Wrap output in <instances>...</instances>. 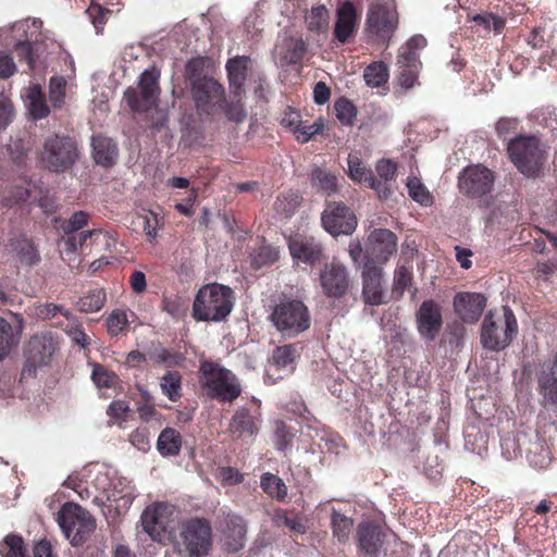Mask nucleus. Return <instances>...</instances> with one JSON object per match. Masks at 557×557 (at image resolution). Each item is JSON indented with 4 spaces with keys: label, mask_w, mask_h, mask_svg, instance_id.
Listing matches in <instances>:
<instances>
[{
    "label": "nucleus",
    "mask_w": 557,
    "mask_h": 557,
    "mask_svg": "<svg viewBox=\"0 0 557 557\" xmlns=\"http://www.w3.org/2000/svg\"><path fill=\"white\" fill-rule=\"evenodd\" d=\"M233 309V290L221 284H207L195 296L193 317L197 321H223Z\"/></svg>",
    "instance_id": "f257e3e1"
},
{
    "label": "nucleus",
    "mask_w": 557,
    "mask_h": 557,
    "mask_svg": "<svg viewBox=\"0 0 557 557\" xmlns=\"http://www.w3.org/2000/svg\"><path fill=\"white\" fill-rule=\"evenodd\" d=\"M199 372L201 387L211 398L232 403L240 395L242 385L231 370L215 362L203 361Z\"/></svg>",
    "instance_id": "f03ea898"
},
{
    "label": "nucleus",
    "mask_w": 557,
    "mask_h": 557,
    "mask_svg": "<svg viewBox=\"0 0 557 557\" xmlns=\"http://www.w3.org/2000/svg\"><path fill=\"white\" fill-rule=\"evenodd\" d=\"M508 153L519 172L535 177L544 168L547 149L535 136H518L509 141Z\"/></svg>",
    "instance_id": "7ed1b4c3"
},
{
    "label": "nucleus",
    "mask_w": 557,
    "mask_h": 557,
    "mask_svg": "<svg viewBox=\"0 0 557 557\" xmlns=\"http://www.w3.org/2000/svg\"><path fill=\"white\" fill-rule=\"evenodd\" d=\"M517 329L516 317L509 307H503L502 313L490 311L482 323L481 343L490 350H503L511 343Z\"/></svg>",
    "instance_id": "20e7f679"
},
{
    "label": "nucleus",
    "mask_w": 557,
    "mask_h": 557,
    "mask_svg": "<svg viewBox=\"0 0 557 557\" xmlns=\"http://www.w3.org/2000/svg\"><path fill=\"white\" fill-rule=\"evenodd\" d=\"M58 523L74 546L85 543L96 529V520L90 512L74 503H66L61 507Z\"/></svg>",
    "instance_id": "39448f33"
},
{
    "label": "nucleus",
    "mask_w": 557,
    "mask_h": 557,
    "mask_svg": "<svg viewBox=\"0 0 557 557\" xmlns=\"http://www.w3.org/2000/svg\"><path fill=\"white\" fill-rule=\"evenodd\" d=\"M212 545V530L205 519H190L181 524L176 547L188 557L208 555Z\"/></svg>",
    "instance_id": "423d86ee"
},
{
    "label": "nucleus",
    "mask_w": 557,
    "mask_h": 557,
    "mask_svg": "<svg viewBox=\"0 0 557 557\" xmlns=\"http://www.w3.org/2000/svg\"><path fill=\"white\" fill-rule=\"evenodd\" d=\"M278 332L286 337H295L310 327L308 308L300 300H287L277 305L271 315Z\"/></svg>",
    "instance_id": "0eeeda50"
},
{
    "label": "nucleus",
    "mask_w": 557,
    "mask_h": 557,
    "mask_svg": "<svg viewBox=\"0 0 557 557\" xmlns=\"http://www.w3.org/2000/svg\"><path fill=\"white\" fill-rule=\"evenodd\" d=\"M78 156L75 140L69 136L52 135L44 143L40 161L50 171L63 172L76 162Z\"/></svg>",
    "instance_id": "6e6552de"
},
{
    "label": "nucleus",
    "mask_w": 557,
    "mask_h": 557,
    "mask_svg": "<svg viewBox=\"0 0 557 557\" xmlns=\"http://www.w3.org/2000/svg\"><path fill=\"white\" fill-rule=\"evenodd\" d=\"M159 78L158 70H146L139 78V91L128 88L124 92V98L133 111L147 112L157 106L160 96Z\"/></svg>",
    "instance_id": "1a4fd4ad"
},
{
    "label": "nucleus",
    "mask_w": 557,
    "mask_h": 557,
    "mask_svg": "<svg viewBox=\"0 0 557 557\" xmlns=\"http://www.w3.org/2000/svg\"><path fill=\"white\" fill-rule=\"evenodd\" d=\"M174 510V506L169 503H154L141 513L143 529L153 542L162 543L166 539Z\"/></svg>",
    "instance_id": "9d476101"
},
{
    "label": "nucleus",
    "mask_w": 557,
    "mask_h": 557,
    "mask_svg": "<svg viewBox=\"0 0 557 557\" xmlns=\"http://www.w3.org/2000/svg\"><path fill=\"white\" fill-rule=\"evenodd\" d=\"M397 247V236L391 230L374 228L366 242V262L386 263L396 253Z\"/></svg>",
    "instance_id": "9b49d317"
},
{
    "label": "nucleus",
    "mask_w": 557,
    "mask_h": 557,
    "mask_svg": "<svg viewBox=\"0 0 557 557\" xmlns=\"http://www.w3.org/2000/svg\"><path fill=\"white\" fill-rule=\"evenodd\" d=\"M191 95L197 110L208 115L213 114L224 101V88L212 77L196 81Z\"/></svg>",
    "instance_id": "f8f14e48"
},
{
    "label": "nucleus",
    "mask_w": 557,
    "mask_h": 557,
    "mask_svg": "<svg viewBox=\"0 0 557 557\" xmlns=\"http://www.w3.org/2000/svg\"><path fill=\"white\" fill-rule=\"evenodd\" d=\"M321 220L325 231L333 236L351 234L357 226L355 214L343 202L327 203Z\"/></svg>",
    "instance_id": "ddd939ff"
},
{
    "label": "nucleus",
    "mask_w": 557,
    "mask_h": 557,
    "mask_svg": "<svg viewBox=\"0 0 557 557\" xmlns=\"http://www.w3.org/2000/svg\"><path fill=\"white\" fill-rule=\"evenodd\" d=\"M493 184V173L487 168L481 165L468 166L459 177L460 189L473 198L490 193Z\"/></svg>",
    "instance_id": "4468645a"
},
{
    "label": "nucleus",
    "mask_w": 557,
    "mask_h": 557,
    "mask_svg": "<svg viewBox=\"0 0 557 557\" xmlns=\"http://www.w3.org/2000/svg\"><path fill=\"white\" fill-rule=\"evenodd\" d=\"M320 284L327 297H343L350 285L346 267L336 262L326 263L320 272Z\"/></svg>",
    "instance_id": "2eb2a0df"
},
{
    "label": "nucleus",
    "mask_w": 557,
    "mask_h": 557,
    "mask_svg": "<svg viewBox=\"0 0 557 557\" xmlns=\"http://www.w3.org/2000/svg\"><path fill=\"white\" fill-rule=\"evenodd\" d=\"M417 329L425 341H434L443 324L442 308L432 299L424 300L416 312Z\"/></svg>",
    "instance_id": "dca6fc26"
},
{
    "label": "nucleus",
    "mask_w": 557,
    "mask_h": 557,
    "mask_svg": "<svg viewBox=\"0 0 557 557\" xmlns=\"http://www.w3.org/2000/svg\"><path fill=\"white\" fill-rule=\"evenodd\" d=\"M362 295L367 304L379 306L384 302L383 270L366 262L362 271Z\"/></svg>",
    "instance_id": "f3484780"
},
{
    "label": "nucleus",
    "mask_w": 557,
    "mask_h": 557,
    "mask_svg": "<svg viewBox=\"0 0 557 557\" xmlns=\"http://www.w3.org/2000/svg\"><path fill=\"white\" fill-rule=\"evenodd\" d=\"M357 543L361 557H379L383 547V534L379 525L362 522L357 527Z\"/></svg>",
    "instance_id": "a211bd4d"
},
{
    "label": "nucleus",
    "mask_w": 557,
    "mask_h": 557,
    "mask_svg": "<svg viewBox=\"0 0 557 557\" xmlns=\"http://www.w3.org/2000/svg\"><path fill=\"white\" fill-rule=\"evenodd\" d=\"M396 16L393 7L388 3L371 4L367 26L372 34L386 35L395 27Z\"/></svg>",
    "instance_id": "6ab92c4d"
},
{
    "label": "nucleus",
    "mask_w": 557,
    "mask_h": 557,
    "mask_svg": "<svg viewBox=\"0 0 557 557\" xmlns=\"http://www.w3.org/2000/svg\"><path fill=\"white\" fill-rule=\"evenodd\" d=\"M35 26V18H26L20 22H16L12 26V36L14 39V49L20 59H25L28 63L29 67L34 66V55H33V44L32 37L33 32L32 28Z\"/></svg>",
    "instance_id": "aec40b11"
},
{
    "label": "nucleus",
    "mask_w": 557,
    "mask_h": 557,
    "mask_svg": "<svg viewBox=\"0 0 557 557\" xmlns=\"http://www.w3.org/2000/svg\"><path fill=\"white\" fill-rule=\"evenodd\" d=\"M485 306V297L478 293L458 294L454 299L455 311L465 322H476Z\"/></svg>",
    "instance_id": "412c9836"
},
{
    "label": "nucleus",
    "mask_w": 557,
    "mask_h": 557,
    "mask_svg": "<svg viewBox=\"0 0 557 557\" xmlns=\"http://www.w3.org/2000/svg\"><path fill=\"white\" fill-rule=\"evenodd\" d=\"M293 259L304 263H314L322 257V246L313 237L295 235L288 239Z\"/></svg>",
    "instance_id": "4be33fe9"
},
{
    "label": "nucleus",
    "mask_w": 557,
    "mask_h": 557,
    "mask_svg": "<svg viewBox=\"0 0 557 557\" xmlns=\"http://www.w3.org/2000/svg\"><path fill=\"white\" fill-rule=\"evenodd\" d=\"M246 524L235 515H227L222 530V544L228 553H236L245 545Z\"/></svg>",
    "instance_id": "5701e85b"
},
{
    "label": "nucleus",
    "mask_w": 557,
    "mask_h": 557,
    "mask_svg": "<svg viewBox=\"0 0 557 557\" xmlns=\"http://www.w3.org/2000/svg\"><path fill=\"white\" fill-rule=\"evenodd\" d=\"M375 171L376 176L372 174L370 188L374 189L380 198H388L392 194L391 182L395 178L396 164L391 160L382 159L377 161Z\"/></svg>",
    "instance_id": "b1692460"
},
{
    "label": "nucleus",
    "mask_w": 557,
    "mask_h": 557,
    "mask_svg": "<svg viewBox=\"0 0 557 557\" xmlns=\"http://www.w3.org/2000/svg\"><path fill=\"white\" fill-rule=\"evenodd\" d=\"M539 392L545 401L557 405V355L545 363L537 375Z\"/></svg>",
    "instance_id": "393cba45"
},
{
    "label": "nucleus",
    "mask_w": 557,
    "mask_h": 557,
    "mask_svg": "<svg viewBox=\"0 0 557 557\" xmlns=\"http://www.w3.org/2000/svg\"><path fill=\"white\" fill-rule=\"evenodd\" d=\"M309 183L315 193L323 196H332L338 191V177L325 166H313Z\"/></svg>",
    "instance_id": "a878e982"
},
{
    "label": "nucleus",
    "mask_w": 557,
    "mask_h": 557,
    "mask_svg": "<svg viewBox=\"0 0 557 557\" xmlns=\"http://www.w3.org/2000/svg\"><path fill=\"white\" fill-rule=\"evenodd\" d=\"M249 58L236 57L226 63L230 89L236 97L243 96Z\"/></svg>",
    "instance_id": "bb28decb"
},
{
    "label": "nucleus",
    "mask_w": 557,
    "mask_h": 557,
    "mask_svg": "<svg viewBox=\"0 0 557 557\" xmlns=\"http://www.w3.org/2000/svg\"><path fill=\"white\" fill-rule=\"evenodd\" d=\"M356 24V10L350 1H345L337 11L334 34L341 41L345 42L352 34Z\"/></svg>",
    "instance_id": "cd10ccee"
},
{
    "label": "nucleus",
    "mask_w": 557,
    "mask_h": 557,
    "mask_svg": "<svg viewBox=\"0 0 557 557\" xmlns=\"http://www.w3.org/2000/svg\"><path fill=\"white\" fill-rule=\"evenodd\" d=\"M92 158L96 163L109 168L112 166L117 158V148L112 139L103 136L92 138Z\"/></svg>",
    "instance_id": "c85d7f7f"
},
{
    "label": "nucleus",
    "mask_w": 557,
    "mask_h": 557,
    "mask_svg": "<svg viewBox=\"0 0 557 557\" xmlns=\"http://www.w3.org/2000/svg\"><path fill=\"white\" fill-rule=\"evenodd\" d=\"M426 39L421 35L411 37L404 46L399 48L397 55V65L421 67L419 51L425 48Z\"/></svg>",
    "instance_id": "c756f323"
},
{
    "label": "nucleus",
    "mask_w": 557,
    "mask_h": 557,
    "mask_svg": "<svg viewBox=\"0 0 557 557\" xmlns=\"http://www.w3.org/2000/svg\"><path fill=\"white\" fill-rule=\"evenodd\" d=\"M21 326L0 318V360H3L20 342Z\"/></svg>",
    "instance_id": "7c9ffc66"
},
{
    "label": "nucleus",
    "mask_w": 557,
    "mask_h": 557,
    "mask_svg": "<svg viewBox=\"0 0 557 557\" xmlns=\"http://www.w3.org/2000/svg\"><path fill=\"white\" fill-rule=\"evenodd\" d=\"M181 447L182 437L176 430L165 428L161 431L157 441V449L163 457L178 455Z\"/></svg>",
    "instance_id": "2f4dec72"
},
{
    "label": "nucleus",
    "mask_w": 557,
    "mask_h": 557,
    "mask_svg": "<svg viewBox=\"0 0 557 557\" xmlns=\"http://www.w3.org/2000/svg\"><path fill=\"white\" fill-rule=\"evenodd\" d=\"M35 385V359L29 355V350L25 351V362L21 372L18 384L15 393L20 397H29Z\"/></svg>",
    "instance_id": "473e14b6"
},
{
    "label": "nucleus",
    "mask_w": 557,
    "mask_h": 557,
    "mask_svg": "<svg viewBox=\"0 0 557 557\" xmlns=\"http://www.w3.org/2000/svg\"><path fill=\"white\" fill-rule=\"evenodd\" d=\"M230 430L238 436H252L257 432V420L246 408H239L232 418Z\"/></svg>",
    "instance_id": "72a5a7b5"
},
{
    "label": "nucleus",
    "mask_w": 557,
    "mask_h": 557,
    "mask_svg": "<svg viewBox=\"0 0 557 557\" xmlns=\"http://www.w3.org/2000/svg\"><path fill=\"white\" fill-rule=\"evenodd\" d=\"M58 351V341L50 332H45L37 339V367L49 366Z\"/></svg>",
    "instance_id": "f704fd0d"
},
{
    "label": "nucleus",
    "mask_w": 557,
    "mask_h": 557,
    "mask_svg": "<svg viewBox=\"0 0 557 557\" xmlns=\"http://www.w3.org/2000/svg\"><path fill=\"white\" fill-rule=\"evenodd\" d=\"M307 28L312 33H326L330 26L329 11L324 5L313 7L305 16Z\"/></svg>",
    "instance_id": "c9c22d12"
},
{
    "label": "nucleus",
    "mask_w": 557,
    "mask_h": 557,
    "mask_svg": "<svg viewBox=\"0 0 557 557\" xmlns=\"http://www.w3.org/2000/svg\"><path fill=\"white\" fill-rule=\"evenodd\" d=\"M107 296L102 288H94L84 294L76 302L79 311L90 313L99 311L106 304Z\"/></svg>",
    "instance_id": "e433bc0d"
},
{
    "label": "nucleus",
    "mask_w": 557,
    "mask_h": 557,
    "mask_svg": "<svg viewBox=\"0 0 557 557\" xmlns=\"http://www.w3.org/2000/svg\"><path fill=\"white\" fill-rule=\"evenodd\" d=\"M389 72L385 63L376 61L368 65L363 72L366 84L371 88H379L388 81Z\"/></svg>",
    "instance_id": "4c0bfd02"
},
{
    "label": "nucleus",
    "mask_w": 557,
    "mask_h": 557,
    "mask_svg": "<svg viewBox=\"0 0 557 557\" xmlns=\"http://www.w3.org/2000/svg\"><path fill=\"white\" fill-rule=\"evenodd\" d=\"M160 387L171 401H177L182 396V375L176 371H168L160 379Z\"/></svg>",
    "instance_id": "58836bf2"
},
{
    "label": "nucleus",
    "mask_w": 557,
    "mask_h": 557,
    "mask_svg": "<svg viewBox=\"0 0 557 557\" xmlns=\"http://www.w3.org/2000/svg\"><path fill=\"white\" fill-rule=\"evenodd\" d=\"M273 520L278 528H287L295 534H305L307 532L305 521L296 513L278 510L274 513Z\"/></svg>",
    "instance_id": "ea45409f"
},
{
    "label": "nucleus",
    "mask_w": 557,
    "mask_h": 557,
    "mask_svg": "<svg viewBox=\"0 0 557 557\" xmlns=\"http://www.w3.org/2000/svg\"><path fill=\"white\" fill-rule=\"evenodd\" d=\"M331 525L333 536L336 537L338 542L346 543L349 539L354 525L352 520L349 517L333 509L331 515Z\"/></svg>",
    "instance_id": "a19ab883"
},
{
    "label": "nucleus",
    "mask_w": 557,
    "mask_h": 557,
    "mask_svg": "<svg viewBox=\"0 0 557 557\" xmlns=\"http://www.w3.org/2000/svg\"><path fill=\"white\" fill-rule=\"evenodd\" d=\"M260 484L264 492H267L272 497H275L276 499L282 500L287 496L286 484L281 478L272 473H264L261 476Z\"/></svg>",
    "instance_id": "79ce46f5"
},
{
    "label": "nucleus",
    "mask_w": 557,
    "mask_h": 557,
    "mask_svg": "<svg viewBox=\"0 0 557 557\" xmlns=\"http://www.w3.org/2000/svg\"><path fill=\"white\" fill-rule=\"evenodd\" d=\"M348 176L356 183L367 182L370 186V180L372 178V172L366 166L363 161L356 154H349L348 157Z\"/></svg>",
    "instance_id": "37998d69"
},
{
    "label": "nucleus",
    "mask_w": 557,
    "mask_h": 557,
    "mask_svg": "<svg viewBox=\"0 0 557 557\" xmlns=\"http://www.w3.org/2000/svg\"><path fill=\"white\" fill-rule=\"evenodd\" d=\"M2 557H25V547L21 536L10 534L0 542Z\"/></svg>",
    "instance_id": "c03bdc74"
},
{
    "label": "nucleus",
    "mask_w": 557,
    "mask_h": 557,
    "mask_svg": "<svg viewBox=\"0 0 557 557\" xmlns=\"http://www.w3.org/2000/svg\"><path fill=\"white\" fill-rule=\"evenodd\" d=\"M66 81L62 76H53L49 82V101L53 109H60L65 101Z\"/></svg>",
    "instance_id": "a18cd8bd"
},
{
    "label": "nucleus",
    "mask_w": 557,
    "mask_h": 557,
    "mask_svg": "<svg viewBox=\"0 0 557 557\" xmlns=\"http://www.w3.org/2000/svg\"><path fill=\"white\" fill-rule=\"evenodd\" d=\"M295 360V349L290 345L275 348L273 352L274 366L282 371H292Z\"/></svg>",
    "instance_id": "49530a36"
},
{
    "label": "nucleus",
    "mask_w": 557,
    "mask_h": 557,
    "mask_svg": "<svg viewBox=\"0 0 557 557\" xmlns=\"http://www.w3.org/2000/svg\"><path fill=\"white\" fill-rule=\"evenodd\" d=\"M220 108L223 109L225 115L230 121L236 123L243 122L247 116V112L244 108V104L242 103V96L236 97L235 95H233V99L230 101H226L224 99Z\"/></svg>",
    "instance_id": "de8ad7c7"
},
{
    "label": "nucleus",
    "mask_w": 557,
    "mask_h": 557,
    "mask_svg": "<svg viewBox=\"0 0 557 557\" xmlns=\"http://www.w3.org/2000/svg\"><path fill=\"white\" fill-rule=\"evenodd\" d=\"M409 196L422 206L432 203V197L425 186L417 177H409L407 181Z\"/></svg>",
    "instance_id": "09e8293b"
},
{
    "label": "nucleus",
    "mask_w": 557,
    "mask_h": 557,
    "mask_svg": "<svg viewBox=\"0 0 557 557\" xmlns=\"http://www.w3.org/2000/svg\"><path fill=\"white\" fill-rule=\"evenodd\" d=\"M128 326V319L125 311L116 309L113 310L107 319V330L111 336H117L126 331Z\"/></svg>",
    "instance_id": "8fccbe9b"
},
{
    "label": "nucleus",
    "mask_w": 557,
    "mask_h": 557,
    "mask_svg": "<svg viewBox=\"0 0 557 557\" xmlns=\"http://www.w3.org/2000/svg\"><path fill=\"white\" fill-rule=\"evenodd\" d=\"M151 358L156 363L163 364L168 368L180 367L184 361L182 354L174 352L162 347L157 348L152 352Z\"/></svg>",
    "instance_id": "3c124183"
},
{
    "label": "nucleus",
    "mask_w": 557,
    "mask_h": 557,
    "mask_svg": "<svg viewBox=\"0 0 557 557\" xmlns=\"http://www.w3.org/2000/svg\"><path fill=\"white\" fill-rule=\"evenodd\" d=\"M64 330L71 341L79 347L85 348L90 345L88 335L84 332L81 323L74 317H72V320H69V324Z\"/></svg>",
    "instance_id": "603ef678"
},
{
    "label": "nucleus",
    "mask_w": 557,
    "mask_h": 557,
    "mask_svg": "<svg viewBox=\"0 0 557 557\" xmlns=\"http://www.w3.org/2000/svg\"><path fill=\"white\" fill-rule=\"evenodd\" d=\"M336 116L344 125H351L356 119V108L347 99H339L335 102Z\"/></svg>",
    "instance_id": "864d4df0"
},
{
    "label": "nucleus",
    "mask_w": 557,
    "mask_h": 557,
    "mask_svg": "<svg viewBox=\"0 0 557 557\" xmlns=\"http://www.w3.org/2000/svg\"><path fill=\"white\" fill-rule=\"evenodd\" d=\"M322 128H323V123L321 121H317L311 124H304L301 122L300 124H297L292 129V133L295 135V137L298 141L307 143L312 138L313 135L321 132Z\"/></svg>",
    "instance_id": "5fc2aeb1"
},
{
    "label": "nucleus",
    "mask_w": 557,
    "mask_h": 557,
    "mask_svg": "<svg viewBox=\"0 0 557 557\" xmlns=\"http://www.w3.org/2000/svg\"><path fill=\"white\" fill-rule=\"evenodd\" d=\"M205 63L206 60L203 58H194L186 63L184 75L190 82L191 86L196 81L205 79L206 76H202Z\"/></svg>",
    "instance_id": "6e6d98bb"
},
{
    "label": "nucleus",
    "mask_w": 557,
    "mask_h": 557,
    "mask_svg": "<svg viewBox=\"0 0 557 557\" xmlns=\"http://www.w3.org/2000/svg\"><path fill=\"white\" fill-rule=\"evenodd\" d=\"M91 380L99 388H107L113 385L114 374L104 367L95 363L92 364Z\"/></svg>",
    "instance_id": "4d7b16f0"
},
{
    "label": "nucleus",
    "mask_w": 557,
    "mask_h": 557,
    "mask_svg": "<svg viewBox=\"0 0 557 557\" xmlns=\"http://www.w3.org/2000/svg\"><path fill=\"white\" fill-rule=\"evenodd\" d=\"M412 274L409 270L400 264L396 268L394 274V288L401 296L404 292L411 285Z\"/></svg>",
    "instance_id": "13d9d810"
},
{
    "label": "nucleus",
    "mask_w": 557,
    "mask_h": 557,
    "mask_svg": "<svg viewBox=\"0 0 557 557\" xmlns=\"http://www.w3.org/2000/svg\"><path fill=\"white\" fill-rule=\"evenodd\" d=\"M114 490L120 494L119 499L124 502V505H129L136 497L135 487L125 478H119L114 483Z\"/></svg>",
    "instance_id": "bf43d9fd"
},
{
    "label": "nucleus",
    "mask_w": 557,
    "mask_h": 557,
    "mask_svg": "<svg viewBox=\"0 0 557 557\" xmlns=\"http://www.w3.org/2000/svg\"><path fill=\"white\" fill-rule=\"evenodd\" d=\"M400 73L398 77L399 85L405 89L412 88L417 81L420 67L398 65Z\"/></svg>",
    "instance_id": "052dcab7"
},
{
    "label": "nucleus",
    "mask_w": 557,
    "mask_h": 557,
    "mask_svg": "<svg viewBox=\"0 0 557 557\" xmlns=\"http://www.w3.org/2000/svg\"><path fill=\"white\" fill-rule=\"evenodd\" d=\"M280 257V252L276 248L271 246H262L258 253L253 258V262L257 267H263L275 262Z\"/></svg>",
    "instance_id": "680f3d73"
},
{
    "label": "nucleus",
    "mask_w": 557,
    "mask_h": 557,
    "mask_svg": "<svg viewBox=\"0 0 557 557\" xmlns=\"http://www.w3.org/2000/svg\"><path fill=\"white\" fill-rule=\"evenodd\" d=\"M298 197L296 196H284L278 197L274 203V209L277 213L284 214L285 216L292 215L298 207Z\"/></svg>",
    "instance_id": "e2e57ef3"
},
{
    "label": "nucleus",
    "mask_w": 557,
    "mask_h": 557,
    "mask_svg": "<svg viewBox=\"0 0 557 557\" xmlns=\"http://www.w3.org/2000/svg\"><path fill=\"white\" fill-rule=\"evenodd\" d=\"M58 313H61L67 320H72L73 314L69 310H65L63 307L58 306L55 304L42 305L39 308V311L37 312V317L45 319V320H49V319L54 318Z\"/></svg>",
    "instance_id": "0e129e2a"
},
{
    "label": "nucleus",
    "mask_w": 557,
    "mask_h": 557,
    "mask_svg": "<svg viewBox=\"0 0 557 557\" xmlns=\"http://www.w3.org/2000/svg\"><path fill=\"white\" fill-rule=\"evenodd\" d=\"M87 222L88 214L84 211H77L73 213V215L69 219V221L63 226V230L66 234L75 233L86 226Z\"/></svg>",
    "instance_id": "69168bd1"
},
{
    "label": "nucleus",
    "mask_w": 557,
    "mask_h": 557,
    "mask_svg": "<svg viewBox=\"0 0 557 557\" xmlns=\"http://www.w3.org/2000/svg\"><path fill=\"white\" fill-rule=\"evenodd\" d=\"M16 72V64L11 53L0 50V79H7Z\"/></svg>",
    "instance_id": "338daca9"
},
{
    "label": "nucleus",
    "mask_w": 557,
    "mask_h": 557,
    "mask_svg": "<svg viewBox=\"0 0 557 557\" xmlns=\"http://www.w3.org/2000/svg\"><path fill=\"white\" fill-rule=\"evenodd\" d=\"M16 249L20 262L25 265H33L35 261V249L33 244L24 239L18 242Z\"/></svg>",
    "instance_id": "774afa93"
}]
</instances>
